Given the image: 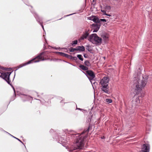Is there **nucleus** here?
Listing matches in <instances>:
<instances>
[{
	"label": "nucleus",
	"instance_id": "21",
	"mask_svg": "<svg viewBox=\"0 0 152 152\" xmlns=\"http://www.w3.org/2000/svg\"><path fill=\"white\" fill-rule=\"evenodd\" d=\"M105 100L106 102H107L108 104L111 103L112 102V100L111 99H106Z\"/></svg>",
	"mask_w": 152,
	"mask_h": 152
},
{
	"label": "nucleus",
	"instance_id": "39",
	"mask_svg": "<svg viewBox=\"0 0 152 152\" xmlns=\"http://www.w3.org/2000/svg\"><path fill=\"white\" fill-rule=\"evenodd\" d=\"M54 48L55 49H57V48Z\"/></svg>",
	"mask_w": 152,
	"mask_h": 152
},
{
	"label": "nucleus",
	"instance_id": "37",
	"mask_svg": "<svg viewBox=\"0 0 152 152\" xmlns=\"http://www.w3.org/2000/svg\"><path fill=\"white\" fill-rule=\"evenodd\" d=\"M77 109H78L79 110H81V109L80 108H77Z\"/></svg>",
	"mask_w": 152,
	"mask_h": 152
},
{
	"label": "nucleus",
	"instance_id": "5",
	"mask_svg": "<svg viewBox=\"0 0 152 152\" xmlns=\"http://www.w3.org/2000/svg\"><path fill=\"white\" fill-rule=\"evenodd\" d=\"M11 72H7L5 73H0V77L4 79L7 83L10 85H11L13 88L14 93H15V89L14 87L11 85L10 83L11 81L10 79V76Z\"/></svg>",
	"mask_w": 152,
	"mask_h": 152
},
{
	"label": "nucleus",
	"instance_id": "8",
	"mask_svg": "<svg viewBox=\"0 0 152 152\" xmlns=\"http://www.w3.org/2000/svg\"><path fill=\"white\" fill-rule=\"evenodd\" d=\"M88 40L93 44L96 45H100L102 42V39H88Z\"/></svg>",
	"mask_w": 152,
	"mask_h": 152
},
{
	"label": "nucleus",
	"instance_id": "36",
	"mask_svg": "<svg viewBox=\"0 0 152 152\" xmlns=\"http://www.w3.org/2000/svg\"><path fill=\"white\" fill-rule=\"evenodd\" d=\"M107 15V16H111V15H110L108 14H107V15Z\"/></svg>",
	"mask_w": 152,
	"mask_h": 152
},
{
	"label": "nucleus",
	"instance_id": "40",
	"mask_svg": "<svg viewBox=\"0 0 152 152\" xmlns=\"http://www.w3.org/2000/svg\"><path fill=\"white\" fill-rule=\"evenodd\" d=\"M104 138V137H102V139H103V138Z\"/></svg>",
	"mask_w": 152,
	"mask_h": 152
},
{
	"label": "nucleus",
	"instance_id": "15",
	"mask_svg": "<svg viewBox=\"0 0 152 152\" xmlns=\"http://www.w3.org/2000/svg\"><path fill=\"white\" fill-rule=\"evenodd\" d=\"M92 20L96 23H99V19L96 17H94Z\"/></svg>",
	"mask_w": 152,
	"mask_h": 152
},
{
	"label": "nucleus",
	"instance_id": "16",
	"mask_svg": "<svg viewBox=\"0 0 152 152\" xmlns=\"http://www.w3.org/2000/svg\"><path fill=\"white\" fill-rule=\"evenodd\" d=\"M59 141L61 140V142L62 143V144H63V145H65L66 142H65V140L64 139H63V140H62V137H61L60 138H59Z\"/></svg>",
	"mask_w": 152,
	"mask_h": 152
},
{
	"label": "nucleus",
	"instance_id": "25",
	"mask_svg": "<svg viewBox=\"0 0 152 152\" xmlns=\"http://www.w3.org/2000/svg\"><path fill=\"white\" fill-rule=\"evenodd\" d=\"M99 23L101 22H106V20L104 19H99Z\"/></svg>",
	"mask_w": 152,
	"mask_h": 152
},
{
	"label": "nucleus",
	"instance_id": "17",
	"mask_svg": "<svg viewBox=\"0 0 152 152\" xmlns=\"http://www.w3.org/2000/svg\"><path fill=\"white\" fill-rule=\"evenodd\" d=\"M79 51H83L85 50V48L83 46H79Z\"/></svg>",
	"mask_w": 152,
	"mask_h": 152
},
{
	"label": "nucleus",
	"instance_id": "2",
	"mask_svg": "<svg viewBox=\"0 0 152 152\" xmlns=\"http://www.w3.org/2000/svg\"><path fill=\"white\" fill-rule=\"evenodd\" d=\"M142 79L140 80L138 77H135L134 80V86L136 87L135 90L138 92H140L147 84L148 79L147 75H143Z\"/></svg>",
	"mask_w": 152,
	"mask_h": 152
},
{
	"label": "nucleus",
	"instance_id": "11",
	"mask_svg": "<svg viewBox=\"0 0 152 152\" xmlns=\"http://www.w3.org/2000/svg\"><path fill=\"white\" fill-rule=\"evenodd\" d=\"M21 98H22L23 100L24 101L27 100L28 99H30L32 98V97L29 96H27L25 94L22 95L21 96Z\"/></svg>",
	"mask_w": 152,
	"mask_h": 152
},
{
	"label": "nucleus",
	"instance_id": "26",
	"mask_svg": "<svg viewBox=\"0 0 152 152\" xmlns=\"http://www.w3.org/2000/svg\"><path fill=\"white\" fill-rule=\"evenodd\" d=\"M106 11V10H102V9L101 10V11L105 15H107Z\"/></svg>",
	"mask_w": 152,
	"mask_h": 152
},
{
	"label": "nucleus",
	"instance_id": "1",
	"mask_svg": "<svg viewBox=\"0 0 152 152\" xmlns=\"http://www.w3.org/2000/svg\"><path fill=\"white\" fill-rule=\"evenodd\" d=\"M90 128V126H89L87 129L86 130H85L80 135L78 136V137L77 138L75 143L74 144L73 146L69 150V152H81L78 151H74L78 149L82 148L84 144V139L86 137V136H83L82 134L86 132H87V134H88L89 132Z\"/></svg>",
	"mask_w": 152,
	"mask_h": 152
},
{
	"label": "nucleus",
	"instance_id": "32",
	"mask_svg": "<svg viewBox=\"0 0 152 152\" xmlns=\"http://www.w3.org/2000/svg\"><path fill=\"white\" fill-rule=\"evenodd\" d=\"M79 46L77 47L76 48H75V50H77V51L79 50Z\"/></svg>",
	"mask_w": 152,
	"mask_h": 152
},
{
	"label": "nucleus",
	"instance_id": "22",
	"mask_svg": "<svg viewBox=\"0 0 152 152\" xmlns=\"http://www.w3.org/2000/svg\"><path fill=\"white\" fill-rule=\"evenodd\" d=\"M111 9V7L110 6H107L105 7V9L106 10V11H109Z\"/></svg>",
	"mask_w": 152,
	"mask_h": 152
},
{
	"label": "nucleus",
	"instance_id": "12",
	"mask_svg": "<svg viewBox=\"0 0 152 152\" xmlns=\"http://www.w3.org/2000/svg\"><path fill=\"white\" fill-rule=\"evenodd\" d=\"M79 67L82 70H88V68L84 65H81L79 66Z\"/></svg>",
	"mask_w": 152,
	"mask_h": 152
},
{
	"label": "nucleus",
	"instance_id": "4",
	"mask_svg": "<svg viewBox=\"0 0 152 152\" xmlns=\"http://www.w3.org/2000/svg\"><path fill=\"white\" fill-rule=\"evenodd\" d=\"M44 53V52H42L39 55H38L36 57L33 59L29 61L26 63H25L23 65L21 66L20 65L19 66V68H21L23 66H25L27 64H31L33 62H37L39 61H43L45 60L43 57H42V55Z\"/></svg>",
	"mask_w": 152,
	"mask_h": 152
},
{
	"label": "nucleus",
	"instance_id": "33",
	"mask_svg": "<svg viewBox=\"0 0 152 152\" xmlns=\"http://www.w3.org/2000/svg\"><path fill=\"white\" fill-rule=\"evenodd\" d=\"M98 30H97V29H96V28H95L93 31V32H97Z\"/></svg>",
	"mask_w": 152,
	"mask_h": 152
},
{
	"label": "nucleus",
	"instance_id": "45",
	"mask_svg": "<svg viewBox=\"0 0 152 152\" xmlns=\"http://www.w3.org/2000/svg\"><path fill=\"white\" fill-rule=\"evenodd\" d=\"M94 0H93V1H94Z\"/></svg>",
	"mask_w": 152,
	"mask_h": 152
},
{
	"label": "nucleus",
	"instance_id": "31",
	"mask_svg": "<svg viewBox=\"0 0 152 152\" xmlns=\"http://www.w3.org/2000/svg\"><path fill=\"white\" fill-rule=\"evenodd\" d=\"M72 57L73 56H72L71 55H69L67 58L72 60Z\"/></svg>",
	"mask_w": 152,
	"mask_h": 152
},
{
	"label": "nucleus",
	"instance_id": "27",
	"mask_svg": "<svg viewBox=\"0 0 152 152\" xmlns=\"http://www.w3.org/2000/svg\"><path fill=\"white\" fill-rule=\"evenodd\" d=\"M57 53L59 54L61 56H63V55H64V53L61 52H57Z\"/></svg>",
	"mask_w": 152,
	"mask_h": 152
},
{
	"label": "nucleus",
	"instance_id": "9",
	"mask_svg": "<svg viewBox=\"0 0 152 152\" xmlns=\"http://www.w3.org/2000/svg\"><path fill=\"white\" fill-rule=\"evenodd\" d=\"M150 150V145L148 144H143L142 146V150L145 152H149Z\"/></svg>",
	"mask_w": 152,
	"mask_h": 152
},
{
	"label": "nucleus",
	"instance_id": "24",
	"mask_svg": "<svg viewBox=\"0 0 152 152\" xmlns=\"http://www.w3.org/2000/svg\"><path fill=\"white\" fill-rule=\"evenodd\" d=\"M77 40H75L72 41V43H71L72 45H76L77 44Z\"/></svg>",
	"mask_w": 152,
	"mask_h": 152
},
{
	"label": "nucleus",
	"instance_id": "42",
	"mask_svg": "<svg viewBox=\"0 0 152 152\" xmlns=\"http://www.w3.org/2000/svg\"><path fill=\"white\" fill-rule=\"evenodd\" d=\"M84 39L83 38V39Z\"/></svg>",
	"mask_w": 152,
	"mask_h": 152
},
{
	"label": "nucleus",
	"instance_id": "10",
	"mask_svg": "<svg viewBox=\"0 0 152 152\" xmlns=\"http://www.w3.org/2000/svg\"><path fill=\"white\" fill-rule=\"evenodd\" d=\"M89 34V30L86 29L80 38H86Z\"/></svg>",
	"mask_w": 152,
	"mask_h": 152
},
{
	"label": "nucleus",
	"instance_id": "30",
	"mask_svg": "<svg viewBox=\"0 0 152 152\" xmlns=\"http://www.w3.org/2000/svg\"><path fill=\"white\" fill-rule=\"evenodd\" d=\"M69 55H68L67 54H66L64 53V55H63V56L64 57H65L67 58Z\"/></svg>",
	"mask_w": 152,
	"mask_h": 152
},
{
	"label": "nucleus",
	"instance_id": "18",
	"mask_svg": "<svg viewBox=\"0 0 152 152\" xmlns=\"http://www.w3.org/2000/svg\"><path fill=\"white\" fill-rule=\"evenodd\" d=\"M84 64L85 65L87 66H90L91 65L90 63V62L87 60L86 61L84 62Z\"/></svg>",
	"mask_w": 152,
	"mask_h": 152
},
{
	"label": "nucleus",
	"instance_id": "34",
	"mask_svg": "<svg viewBox=\"0 0 152 152\" xmlns=\"http://www.w3.org/2000/svg\"><path fill=\"white\" fill-rule=\"evenodd\" d=\"M64 49H65L66 50V51H65V52H66L68 53V50L67 49V48H64Z\"/></svg>",
	"mask_w": 152,
	"mask_h": 152
},
{
	"label": "nucleus",
	"instance_id": "43",
	"mask_svg": "<svg viewBox=\"0 0 152 152\" xmlns=\"http://www.w3.org/2000/svg\"><path fill=\"white\" fill-rule=\"evenodd\" d=\"M52 130H50V131H52Z\"/></svg>",
	"mask_w": 152,
	"mask_h": 152
},
{
	"label": "nucleus",
	"instance_id": "41",
	"mask_svg": "<svg viewBox=\"0 0 152 152\" xmlns=\"http://www.w3.org/2000/svg\"><path fill=\"white\" fill-rule=\"evenodd\" d=\"M104 38H108V37H105Z\"/></svg>",
	"mask_w": 152,
	"mask_h": 152
},
{
	"label": "nucleus",
	"instance_id": "44",
	"mask_svg": "<svg viewBox=\"0 0 152 152\" xmlns=\"http://www.w3.org/2000/svg\"><path fill=\"white\" fill-rule=\"evenodd\" d=\"M52 130H50V131H52Z\"/></svg>",
	"mask_w": 152,
	"mask_h": 152
},
{
	"label": "nucleus",
	"instance_id": "28",
	"mask_svg": "<svg viewBox=\"0 0 152 152\" xmlns=\"http://www.w3.org/2000/svg\"><path fill=\"white\" fill-rule=\"evenodd\" d=\"M11 136H12V137H13L14 138H15L16 139H17V140H18L21 143H23L22 142L20 139H19L13 136V135H11Z\"/></svg>",
	"mask_w": 152,
	"mask_h": 152
},
{
	"label": "nucleus",
	"instance_id": "35",
	"mask_svg": "<svg viewBox=\"0 0 152 152\" xmlns=\"http://www.w3.org/2000/svg\"><path fill=\"white\" fill-rule=\"evenodd\" d=\"M83 56H84V58H87V57L86 56V54H84Z\"/></svg>",
	"mask_w": 152,
	"mask_h": 152
},
{
	"label": "nucleus",
	"instance_id": "14",
	"mask_svg": "<svg viewBox=\"0 0 152 152\" xmlns=\"http://www.w3.org/2000/svg\"><path fill=\"white\" fill-rule=\"evenodd\" d=\"M89 38H100L96 34H92L90 36Z\"/></svg>",
	"mask_w": 152,
	"mask_h": 152
},
{
	"label": "nucleus",
	"instance_id": "6",
	"mask_svg": "<svg viewBox=\"0 0 152 152\" xmlns=\"http://www.w3.org/2000/svg\"><path fill=\"white\" fill-rule=\"evenodd\" d=\"M142 97L141 96H138L137 95H134L133 99L132 101V106L133 108H135L138 106L141 102Z\"/></svg>",
	"mask_w": 152,
	"mask_h": 152
},
{
	"label": "nucleus",
	"instance_id": "19",
	"mask_svg": "<svg viewBox=\"0 0 152 152\" xmlns=\"http://www.w3.org/2000/svg\"><path fill=\"white\" fill-rule=\"evenodd\" d=\"M77 57L79 58V60L81 61L83 60V58L82 55H77Z\"/></svg>",
	"mask_w": 152,
	"mask_h": 152
},
{
	"label": "nucleus",
	"instance_id": "38",
	"mask_svg": "<svg viewBox=\"0 0 152 152\" xmlns=\"http://www.w3.org/2000/svg\"><path fill=\"white\" fill-rule=\"evenodd\" d=\"M42 28L44 29V27H43V26L42 25Z\"/></svg>",
	"mask_w": 152,
	"mask_h": 152
},
{
	"label": "nucleus",
	"instance_id": "13",
	"mask_svg": "<svg viewBox=\"0 0 152 152\" xmlns=\"http://www.w3.org/2000/svg\"><path fill=\"white\" fill-rule=\"evenodd\" d=\"M92 26L94 28H95L99 30L100 26V25L96 24H94L92 25Z\"/></svg>",
	"mask_w": 152,
	"mask_h": 152
},
{
	"label": "nucleus",
	"instance_id": "20",
	"mask_svg": "<svg viewBox=\"0 0 152 152\" xmlns=\"http://www.w3.org/2000/svg\"><path fill=\"white\" fill-rule=\"evenodd\" d=\"M86 49L88 51L91 52L92 51V50L91 49L90 46L89 45H86Z\"/></svg>",
	"mask_w": 152,
	"mask_h": 152
},
{
	"label": "nucleus",
	"instance_id": "7",
	"mask_svg": "<svg viewBox=\"0 0 152 152\" xmlns=\"http://www.w3.org/2000/svg\"><path fill=\"white\" fill-rule=\"evenodd\" d=\"M82 72L86 75L90 80H93L95 77L94 73L92 70H87L85 72L83 71Z\"/></svg>",
	"mask_w": 152,
	"mask_h": 152
},
{
	"label": "nucleus",
	"instance_id": "29",
	"mask_svg": "<svg viewBox=\"0 0 152 152\" xmlns=\"http://www.w3.org/2000/svg\"><path fill=\"white\" fill-rule=\"evenodd\" d=\"M77 57H75V56H74V57L73 56L72 60L76 61L77 60Z\"/></svg>",
	"mask_w": 152,
	"mask_h": 152
},
{
	"label": "nucleus",
	"instance_id": "23",
	"mask_svg": "<svg viewBox=\"0 0 152 152\" xmlns=\"http://www.w3.org/2000/svg\"><path fill=\"white\" fill-rule=\"evenodd\" d=\"M69 51L70 52H74L75 51V48H73L72 47L69 49Z\"/></svg>",
	"mask_w": 152,
	"mask_h": 152
},
{
	"label": "nucleus",
	"instance_id": "3",
	"mask_svg": "<svg viewBox=\"0 0 152 152\" xmlns=\"http://www.w3.org/2000/svg\"><path fill=\"white\" fill-rule=\"evenodd\" d=\"M109 77L107 76L104 77L99 82L100 88L101 91L104 93L109 94L110 93L109 90Z\"/></svg>",
	"mask_w": 152,
	"mask_h": 152
}]
</instances>
